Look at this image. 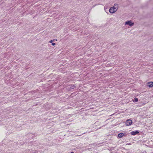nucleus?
<instances>
[{
    "label": "nucleus",
    "instance_id": "nucleus-1",
    "mask_svg": "<svg viewBox=\"0 0 153 153\" xmlns=\"http://www.w3.org/2000/svg\"><path fill=\"white\" fill-rule=\"evenodd\" d=\"M118 7V5L115 4L114 6L111 7L109 10V12L111 13H113L115 12L117 10Z\"/></svg>",
    "mask_w": 153,
    "mask_h": 153
},
{
    "label": "nucleus",
    "instance_id": "nucleus-2",
    "mask_svg": "<svg viewBox=\"0 0 153 153\" xmlns=\"http://www.w3.org/2000/svg\"><path fill=\"white\" fill-rule=\"evenodd\" d=\"M128 25L130 26H132L134 25V23L131 21H126L125 23V25Z\"/></svg>",
    "mask_w": 153,
    "mask_h": 153
},
{
    "label": "nucleus",
    "instance_id": "nucleus-3",
    "mask_svg": "<svg viewBox=\"0 0 153 153\" xmlns=\"http://www.w3.org/2000/svg\"><path fill=\"white\" fill-rule=\"evenodd\" d=\"M132 121L130 119L128 120H126V124L127 126H129L131 125L132 123Z\"/></svg>",
    "mask_w": 153,
    "mask_h": 153
},
{
    "label": "nucleus",
    "instance_id": "nucleus-4",
    "mask_svg": "<svg viewBox=\"0 0 153 153\" xmlns=\"http://www.w3.org/2000/svg\"><path fill=\"white\" fill-rule=\"evenodd\" d=\"M139 133V132L138 131H132L131 133V134L132 135H135L138 134Z\"/></svg>",
    "mask_w": 153,
    "mask_h": 153
},
{
    "label": "nucleus",
    "instance_id": "nucleus-5",
    "mask_svg": "<svg viewBox=\"0 0 153 153\" xmlns=\"http://www.w3.org/2000/svg\"><path fill=\"white\" fill-rule=\"evenodd\" d=\"M147 85L149 87H152L153 86V82H150L147 83Z\"/></svg>",
    "mask_w": 153,
    "mask_h": 153
},
{
    "label": "nucleus",
    "instance_id": "nucleus-6",
    "mask_svg": "<svg viewBox=\"0 0 153 153\" xmlns=\"http://www.w3.org/2000/svg\"><path fill=\"white\" fill-rule=\"evenodd\" d=\"M124 135V134L123 133H120L118 135V136L119 137H122Z\"/></svg>",
    "mask_w": 153,
    "mask_h": 153
},
{
    "label": "nucleus",
    "instance_id": "nucleus-7",
    "mask_svg": "<svg viewBox=\"0 0 153 153\" xmlns=\"http://www.w3.org/2000/svg\"><path fill=\"white\" fill-rule=\"evenodd\" d=\"M134 101L135 102H137L138 101V99L137 98H134Z\"/></svg>",
    "mask_w": 153,
    "mask_h": 153
},
{
    "label": "nucleus",
    "instance_id": "nucleus-8",
    "mask_svg": "<svg viewBox=\"0 0 153 153\" xmlns=\"http://www.w3.org/2000/svg\"><path fill=\"white\" fill-rule=\"evenodd\" d=\"M56 45L55 43H52V45L53 46H54Z\"/></svg>",
    "mask_w": 153,
    "mask_h": 153
},
{
    "label": "nucleus",
    "instance_id": "nucleus-9",
    "mask_svg": "<svg viewBox=\"0 0 153 153\" xmlns=\"http://www.w3.org/2000/svg\"><path fill=\"white\" fill-rule=\"evenodd\" d=\"M52 42H53V41L52 40L50 41V42H49L50 43H51Z\"/></svg>",
    "mask_w": 153,
    "mask_h": 153
},
{
    "label": "nucleus",
    "instance_id": "nucleus-10",
    "mask_svg": "<svg viewBox=\"0 0 153 153\" xmlns=\"http://www.w3.org/2000/svg\"><path fill=\"white\" fill-rule=\"evenodd\" d=\"M107 8L106 7H104V9H105V10L106 9H107Z\"/></svg>",
    "mask_w": 153,
    "mask_h": 153
},
{
    "label": "nucleus",
    "instance_id": "nucleus-11",
    "mask_svg": "<svg viewBox=\"0 0 153 153\" xmlns=\"http://www.w3.org/2000/svg\"><path fill=\"white\" fill-rule=\"evenodd\" d=\"M141 153H146V152H143Z\"/></svg>",
    "mask_w": 153,
    "mask_h": 153
},
{
    "label": "nucleus",
    "instance_id": "nucleus-12",
    "mask_svg": "<svg viewBox=\"0 0 153 153\" xmlns=\"http://www.w3.org/2000/svg\"><path fill=\"white\" fill-rule=\"evenodd\" d=\"M71 153H74V152H71Z\"/></svg>",
    "mask_w": 153,
    "mask_h": 153
}]
</instances>
